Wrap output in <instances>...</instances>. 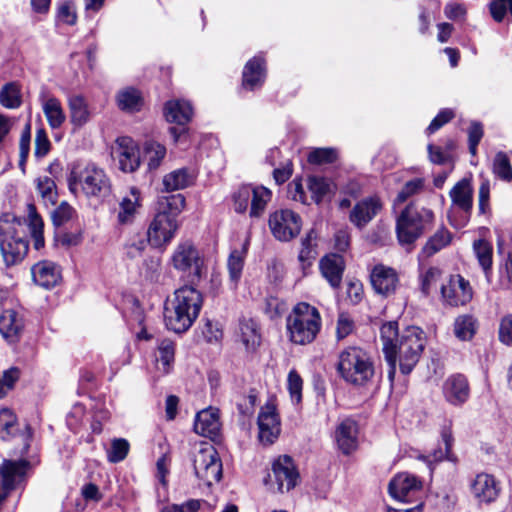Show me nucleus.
<instances>
[{"instance_id":"f257e3e1","label":"nucleus","mask_w":512,"mask_h":512,"mask_svg":"<svg viewBox=\"0 0 512 512\" xmlns=\"http://www.w3.org/2000/svg\"><path fill=\"white\" fill-rule=\"evenodd\" d=\"M383 353L388 364V379L393 383L397 362L402 374L408 375L419 362L425 349L426 336L424 331L415 326L398 331V322L389 321L380 328Z\"/></svg>"},{"instance_id":"f03ea898","label":"nucleus","mask_w":512,"mask_h":512,"mask_svg":"<svg viewBox=\"0 0 512 512\" xmlns=\"http://www.w3.org/2000/svg\"><path fill=\"white\" fill-rule=\"evenodd\" d=\"M202 305L203 296L196 287L184 285L177 289L164 309L167 329L177 334L186 332L198 318Z\"/></svg>"},{"instance_id":"7ed1b4c3","label":"nucleus","mask_w":512,"mask_h":512,"mask_svg":"<svg viewBox=\"0 0 512 512\" xmlns=\"http://www.w3.org/2000/svg\"><path fill=\"white\" fill-rule=\"evenodd\" d=\"M29 249L27 220L11 213L0 216V250L7 266L16 265Z\"/></svg>"},{"instance_id":"20e7f679","label":"nucleus","mask_w":512,"mask_h":512,"mask_svg":"<svg viewBox=\"0 0 512 512\" xmlns=\"http://www.w3.org/2000/svg\"><path fill=\"white\" fill-rule=\"evenodd\" d=\"M68 188L77 195L82 192L87 198L104 200L112 192V184L104 169L94 163H76L72 166Z\"/></svg>"},{"instance_id":"39448f33","label":"nucleus","mask_w":512,"mask_h":512,"mask_svg":"<svg viewBox=\"0 0 512 512\" xmlns=\"http://www.w3.org/2000/svg\"><path fill=\"white\" fill-rule=\"evenodd\" d=\"M434 221L432 210L409 204L396 221V234L400 245L412 250L415 241L429 230Z\"/></svg>"},{"instance_id":"423d86ee","label":"nucleus","mask_w":512,"mask_h":512,"mask_svg":"<svg viewBox=\"0 0 512 512\" xmlns=\"http://www.w3.org/2000/svg\"><path fill=\"white\" fill-rule=\"evenodd\" d=\"M337 371L341 378L354 386L367 385L375 374L369 354L362 348L354 346L340 353Z\"/></svg>"},{"instance_id":"0eeeda50","label":"nucleus","mask_w":512,"mask_h":512,"mask_svg":"<svg viewBox=\"0 0 512 512\" xmlns=\"http://www.w3.org/2000/svg\"><path fill=\"white\" fill-rule=\"evenodd\" d=\"M320 328V313L308 303H298L287 317L289 337L295 344L306 345L313 342Z\"/></svg>"},{"instance_id":"6e6552de","label":"nucleus","mask_w":512,"mask_h":512,"mask_svg":"<svg viewBox=\"0 0 512 512\" xmlns=\"http://www.w3.org/2000/svg\"><path fill=\"white\" fill-rule=\"evenodd\" d=\"M171 262L176 270L188 272V285L194 287L207 273L204 258L190 241H184L177 245L172 255Z\"/></svg>"},{"instance_id":"1a4fd4ad","label":"nucleus","mask_w":512,"mask_h":512,"mask_svg":"<svg viewBox=\"0 0 512 512\" xmlns=\"http://www.w3.org/2000/svg\"><path fill=\"white\" fill-rule=\"evenodd\" d=\"M36 188L39 192L45 206L51 207L50 217L53 225L57 229L54 237L55 245L64 246V232L62 226L64 225V201L60 202L58 206V191L55 181L48 177H39L36 180Z\"/></svg>"},{"instance_id":"9d476101","label":"nucleus","mask_w":512,"mask_h":512,"mask_svg":"<svg viewBox=\"0 0 512 512\" xmlns=\"http://www.w3.org/2000/svg\"><path fill=\"white\" fill-rule=\"evenodd\" d=\"M193 467L196 477L208 486L222 478V463L212 446L201 448L193 455Z\"/></svg>"},{"instance_id":"9b49d317","label":"nucleus","mask_w":512,"mask_h":512,"mask_svg":"<svg viewBox=\"0 0 512 512\" xmlns=\"http://www.w3.org/2000/svg\"><path fill=\"white\" fill-rule=\"evenodd\" d=\"M268 225L275 239L289 242L299 235L302 219L299 214L290 209H280L269 215Z\"/></svg>"},{"instance_id":"f8f14e48","label":"nucleus","mask_w":512,"mask_h":512,"mask_svg":"<svg viewBox=\"0 0 512 512\" xmlns=\"http://www.w3.org/2000/svg\"><path fill=\"white\" fill-rule=\"evenodd\" d=\"M193 115V108L190 102L185 100H169L164 106V116L167 122L175 123L177 126L169 128L173 140L178 142L188 132L186 125L190 122Z\"/></svg>"},{"instance_id":"ddd939ff","label":"nucleus","mask_w":512,"mask_h":512,"mask_svg":"<svg viewBox=\"0 0 512 512\" xmlns=\"http://www.w3.org/2000/svg\"><path fill=\"white\" fill-rule=\"evenodd\" d=\"M268 477L270 479L273 477L278 491L283 493L292 490L297 485L299 473L292 457L282 455L273 462L272 475L269 474Z\"/></svg>"},{"instance_id":"4468645a","label":"nucleus","mask_w":512,"mask_h":512,"mask_svg":"<svg viewBox=\"0 0 512 512\" xmlns=\"http://www.w3.org/2000/svg\"><path fill=\"white\" fill-rule=\"evenodd\" d=\"M178 226V220L167 216L164 212L157 213L147 231L148 242L154 247L169 243Z\"/></svg>"},{"instance_id":"2eb2a0df","label":"nucleus","mask_w":512,"mask_h":512,"mask_svg":"<svg viewBox=\"0 0 512 512\" xmlns=\"http://www.w3.org/2000/svg\"><path fill=\"white\" fill-rule=\"evenodd\" d=\"M443 299L451 306L465 305L473 296L472 287L461 275H451L447 284L441 286Z\"/></svg>"},{"instance_id":"dca6fc26","label":"nucleus","mask_w":512,"mask_h":512,"mask_svg":"<svg viewBox=\"0 0 512 512\" xmlns=\"http://www.w3.org/2000/svg\"><path fill=\"white\" fill-rule=\"evenodd\" d=\"M112 155L118 158L119 168L123 172H134L141 162L139 149L129 137H120L116 140Z\"/></svg>"},{"instance_id":"f3484780","label":"nucleus","mask_w":512,"mask_h":512,"mask_svg":"<svg viewBox=\"0 0 512 512\" xmlns=\"http://www.w3.org/2000/svg\"><path fill=\"white\" fill-rule=\"evenodd\" d=\"M471 493L479 502L491 503L498 498L500 485L493 475L480 473L471 484Z\"/></svg>"},{"instance_id":"a211bd4d","label":"nucleus","mask_w":512,"mask_h":512,"mask_svg":"<svg viewBox=\"0 0 512 512\" xmlns=\"http://www.w3.org/2000/svg\"><path fill=\"white\" fill-rule=\"evenodd\" d=\"M382 203L377 197H368L359 201L350 211L349 220L357 228H364L381 210Z\"/></svg>"},{"instance_id":"6ab92c4d","label":"nucleus","mask_w":512,"mask_h":512,"mask_svg":"<svg viewBox=\"0 0 512 512\" xmlns=\"http://www.w3.org/2000/svg\"><path fill=\"white\" fill-rule=\"evenodd\" d=\"M358 424L352 418L342 420L335 430V441L339 450L349 455L357 448Z\"/></svg>"},{"instance_id":"aec40b11","label":"nucleus","mask_w":512,"mask_h":512,"mask_svg":"<svg viewBox=\"0 0 512 512\" xmlns=\"http://www.w3.org/2000/svg\"><path fill=\"white\" fill-rule=\"evenodd\" d=\"M259 439L262 443L272 444L280 433V422L275 408L266 406L258 415Z\"/></svg>"},{"instance_id":"412c9836","label":"nucleus","mask_w":512,"mask_h":512,"mask_svg":"<svg viewBox=\"0 0 512 512\" xmlns=\"http://www.w3.org/2000/svg\"><path fill=\"white\" fill-rule=\"evenodd\" d=\"M34 282L45 288H53L62 279V268L52 261L38 262L31 268Z\"/></svg>"},{"instance_id":"4be33fe9","label":"nucleus","mask_w":512,"mask_h":512,"mask_svg":"<svg viewBox=\"0 0 512 512\" xmlns=\"http://www.w3.org/2000/svg\"><path fill=\"white\" fill-rule=\"evenodd\" d=\"M266 79L265 60L261 56H255L244 66L242 72V87L253 91L263 86Z\"/></svg>"},{"instance_id":"5701e85b","label":"nucleus","mask_w":512,"mask_h":512,"mask_svg":"<svg viewBox=\"0 0 512 512\" xmlns=\"http://www.w3.org/2000/svg\"><path fill=\"white\" fill-rule=\"evenodd\" d=\"M469 395L470 387L464 375H452L445 381L444 396L452 405H462L468 400Z\"/></svg>"},{"instance_id":"b1692460","label":"nucleus","mask_w":512,"mask_h":512,"mask_svg":"<svg viewBox=\"0 0 512 512\" xmlns=\"http://www.w3.org/2000/svg\"><path fill=\"white\" fill-rule=\"evenodd\" d=\"M320 270L331 287L339 288L345 270V260L336 253L326 255L320 260Z\"/></svg>"},{"instance_id":"393cba45","label":"nucleus","mask_w":512,"mask_h":512,"mask_svg":"<svg viewBox=\"0 0 512 512\" xmlns=\"http://www.w3.org/2000/svg\"><path fill=\"white\" fill-rule=\"evenodd\" d=\"M370 280L376 293L388 296L395 291L398 278L392 268L376 265L371 272Z\"/></svg>"},{"instance_id":"a878e982","label":"nucleus","mask_w":512,"mask_h":512,"mask_svg":"<svg viewBox=\"0 0 512 512\" xmlns=\"http://www.w3.org/2000/svg\"><path fill=\"white\" fill-rule=\"evenodd\" d=\"M219 411L208 408L196 414L194 421V431L204 437H215L220 431Z\"/></svg>"},{"instance_id":"bb28decb","label":"nucleus","mask_w":512,"mask_h":512,"mask_svg":"<svg viewBox=\"0 0 512 512\" xmlns=\"http://www.w3.org/2000/svg\"><path fill=\"white\" fill-rule=\"evenodd\" d=\"M23 328V319L15 310L6 309L0 315V333L9 343L19 341Z\"/></svg>"},{"instance_id":"cd10ccee","label":"nucleus","mask_w":512,"mask_h":512,"mask_svg":"<svg viewBox=\"0 0 512 512\" xmlns=\"http://www.w3.org/2000/svg\"><path fill=\"white\" fill-rule=\"evenodd\" d=\"M421 488V482L413 475L400 473L389 483V494L397 500L405 501L411 492Z\"/></svg>"},{"instance_id":"c85d7f7f","label":"nucleus","mask_w":512,"mask_h":512,"mask_svg":"<svg viewBox=\"0 0 512 512\" xmlns=\"http://www.w3.org/2000/svg\"><path fill=\"white\" fill-rule=\"evenodd\" d=\"M473 187L471 180L463 178L450 190L449 195L453 205L466 214H470L473 207Z\"/></svg>"},{"instance_id":"c756f323","label":"nucleus","mask_w":512,"mask_h":512,"mask_svg":"<svg viewBox=\"0 0 512 512\" xmlns=\"http://www.w3.org/2000/svg\"><path fill=\"white\" fill-rule=\"evenodd\" d=\"M452 233L444 226L439 227L422 247L419 257L429 258L447 247L452 241Z\"/></svg>"},{"instance_id":"7c9ffc66","label":"nucleus","mask_w":512,"mask_h":512,"mask_svg":"<svg viewBox=\"0 0 512 512\" xmlns=\"http://www.w3.org/2000/svg\"><path fill=\"white\" fill-rule=\"evenodd\" d=\"M308 189L311 197L316 204H320L326 200H330L334 193V184L325 177L309 176L307 179Z\"/></svg>"},{"instance_id":"2f4dec72","label":"nucleus","mask_w":512,"mask_h":512,"mask_svg":"<svg viewBox=\"0 0 512 512\" xmlns=\"http://www.w3.org/2000/svg\"><path fill=\"white\" fill-rule=\"evenodd\" d=\"M70 123L73 131L85 125L90 119V109L83 96L76 95L69 99Z\"/></svg>"},{"instance_id":"473e14b6","label":"nucleus","mask_w":512,"mask_h":512,"mask_svg":"<svg viewBox=\"0 0 512 512\" xmlns=\"http://www.w3.org/2000/svg\"><path fill=\"white\" fill-rule=\"evenodd\" d=\"M195 180L194 173L188 168H180L170 172L163 178L164 190L172 192L175 190L185 189L193 184Z\"/></svg>"},{"instance_id":"72a5a7b5","label":"nucleus","mask_w":512,"mask_h":512,"mask_svg":"<svg viewBox=\"0 0 512 512\" xmlns=\"http://www.w3.org/2000/svg\"><path fill=\"white\" fill-rule=\"evenodd\" d=\"M117 106L125 112H138L143 105V97L139 90L126 87L116 94Z\"/></svg>"},{"instance_id":"f704fd0d","label":"nucleus","mask_w":512,"mask_h":512,"mask_svg":"<svg viewBox=\"0 0 512 512\" xmlns=\"http://www.w3.org/2000/svg\"><path fill=\"white\" fill-rule=\"evenodd\" d=\"M28 221H27V232L29 231L33 239V245L36 250H40L44 247V235L43 228L44 223L41 216L37 213L34 204L29 203L27 205Z\"/></svg>"},{"instance_id":"c9c22d12","label":"nucleus","mask_w":512,"mask_h":512,"mask_svg":"<svg viewBox=\"0 0 512 512\" xmlns=\"http://www.w3.org/2000/svg\"><path fill=\"white\" fill-rule=\"evenodd\" d=\"M175 359V344L170 339H162L156 353L157 369L163 374L169 373Z\"/></svg>"},{"instance_id":"e433bc0d","label":"nucleus","mask_w":512,"mask_h":512,"mask_svg":"<svg viewBox=\"0 0 512 512\" xmlns=\"http://www.w3.org/2000/svg\"><path fill=\"white\" fill-rule=\"evenodd\" d=\"M139 191L132 187L130 196L124 197L119 204L118 221L121 224H129L133 221L136 209L139 206Z\"/></svg>"},{"instance_id":"4c0bfd02","label":"nucleus","mask_w":512,"mask_h":512,"mask_svg":"<svg viewBox=\"0 0 512 512\" xmlns=\"http://www.w3.org/2000/svg\"><path fill=\"white\" fill-rule=\"evenodd\" d=\"M239 325L242 343L248 351H255L261 342L256 322L252 319H243Z\"/></svg>"},{"instance_id":"58836bf2","label":"nucleus","mask_w":512,"mask_h":512,"mask_svg":"<svg viewBox=\"0 0 512 512\" xmlns=\"http://www.w3.org/2000/svg\"><path fill=\"white\" fill-rule=\"evenodd\" d=\"M185 206V197L178 193L169 196H162L158 200L157 213L164 212L167 216H171L177 220Z\"/></svg>"},{"instance_id":"ea45409f","label":"nucleus","mask_w":512,"mask_h":512,"mask_svg":"<svg viewBox=\"0 0 512 512\" xmlns=\"http://www.w3.org/2000/svg\"><path fill=\"white\" fill-rule=\"evenodd\" d=\"M43 112L51 128H59L64 122V113L59 99L48 97L42 102Z\"/></svg>"},{"instance_id":"a19ab883","label":"nucleus","mask_w":512,"mask_h":512,"mask_svg":"<svg viewBox=\"0 0 512 512\" xmlns=\"http://www.w3.org/2000/svg\"><path fill=\"white\" fill-rule=\"evenodd\" d=\"M271 191L264 186L252 187L250 217H260L271 200Z\"/></svg>"},{"instance_id":"79ce46f5","label":"nucleus","mask_w":512,"mask_h":512,"mask_svg":"<svg viewBox=\"0 0 512 512\" xmlns=\"http://www.w3.org/2000/svg\"><path fill=\"white\" fill-rule=\"evenodd\" d=\"M476 333V319L472 315H460L454 322V334L460 340L472 339Z\"/></svg>"},{"instance_id":"37998d69","label":"nucleus","mask_w":512,"mask_h":512,"mask_svg":"<svg viewBox=\"0 0 512 512\" xmlns=\"http://www.w3.org/2000/svg\"><path fill=\"white\" fill-rule=\"evenodd\" d=\"M165 155L166 148L164 145L155 141H147L145 143L144 157L148 162L150 170L158 168Z\"/></svg>"},{"instance_id":"c03bdc74","label":"nucleus","mask_w":512,"mask_h":512,"mask_svg":"<svg viewBox=\"0 0 512 512\" xmlns=\"http://www.w3.org/2000/svg\"><path fill=\"white\" fill-rule=\"evenodd\" d=\"M0 103L9 109L18 108L21 105V95L17 84L11 82L5 84L0 90Z\"/></svg>"},{"instance_id":"a18cd8bd","label":"nucleus","mask_w":512,"mask_h":512,"mask_svg":"<svg viewBox=\"0 0 512 512\" xmlns=\"http://www.w3.org/2000/svg\"><path fill=\"white\" fill-rule=\"evenodd\" d=\"M245 250H233L228 258L227 268L230 280L237 285L242 276Z\"/></svg>"},{"instance_id":"49530a36","label":"nucleus","mask_w":512,"mask_h":512,"mask_svg":"<svg viewBox=\"0 0 512 512\" xmlns=\"http://www.w3.org/2000/svg\"><path fill=\"white\" fill-rule=\"evenodd\" d=\"M18 430L16 417L10 409L0 410V438L6 440Z\"/></svg>"},{"instance_id":"de8ad7c7","label":"nucleus","mask_w":512,"mask_h":512,"mask_svg":"<svg viewBox=\"0 0 512 512\" xmlns=\"http://www.w3.org/2000/svg\"><path fill=\"white\" fill-rule=\"evenodd\" d=\"M473 249L483 270L485 272L490 270L492 266V246L487 241L479 239L474 242Z\"/></svg>"},{"instance_id":"09e8293b","label":"nucleus","mask_w":512,"mask_h":512,"mask_svg":"<svg viewBox=\"0 0 512 512\" xmlns=\"http://www.w3.org/2000/svg\"><path fill=\"white\" fill-rule=\"evenodd\" d=\"M493 172L503 181L510 182L512 180V167L509 158L502 151L495 155Z\"/></svg>"},{"instance_id":"8fccbe9b","label":"nucleus","mask_w":512,"mask_h":512,"mask_svg":"<svg viewBox=\"0 0 512 512\" xmlns=\"http://www.w3.org/2000/svg\"><path fill=\"white\" fill-rule=\"evenodd\" d=\"M129 442L124 438H115L111 442V448L107 452V458L110 463H119L123 461L129 453Z\"/></svg>"},{"instance_id":"3c124183","label":"nucleus","mask_w":512,"mask_h":512,"mask_svg":"<svg viewBox=\"0 0 512 512\" xmlns=\"http://www.w3.org/2000/svg\"><path fill=\"white\" fill-rule=\"evenodd\" d=\"M337 159V151L333 148H316L308 155L311 164H329Z\"/></svg>"},{"instance_id":"603ef678","label":"nucleus","mask_w":512,"mask_h":512,"mask_svg":"<svg viewBox=\"0 0 512 512\" xmlns=\"http://www.w3.org/2000/svg\"><path fill=\"white\" fill-rule=\"evenodd\" d=\"M252 186L244 185L240 187L234 194V210L237 213H244L249 203L251 204Z\"/></svg>"},{"instance_id":"864d4df0","label":"nucleus","mask_w":512,"mask_h":512,"mask_svg":"<svg viewBox=\"0 0 512 512\" xmlns=\"http://www.w3.org/2000/svg\"><path fill=\"white\" fill-rule=\"evenodd\" d=\"M19 378L20 370L17 367H11L3 372L2 377H0V398L5 397L8 391L14 388Z\"/></svg>"},{"instance_id":"5fc2aeb1","label":"nucleus","mask_w":512,"mask_h":512,"mask_svg":"<svg viewBox=\"0 0 512 512\" xmlns=\"http://www.w3.org/2000/svg\"><path fill=\"white\" fill-rule=\"evenodd\" d=\"M424 187V179L415 178L405 183L396 196L397 203L405 202L409 197L419 193Z\"/></svg>"},{"instance_id":"6e6d98bb","label":"nucleus","mask_w":512,"mask_h":512,"mask_svg":"<svg viewBox=\"0 0 512 512\" xmlns=\"http://www.w3.org/2000/svg\"><path fill=\"white\" fill-rule=\"evenodd\" d=\"M302 387V378L295 370H291L288 374V390L292 401L296 404L302 401Z\"/></svg>"},{"instance_id":"4d7b16f0","label":"nucleus","mask_w":512,"mask_h":512,"mask_svg":"<svg viewBox=\"0 0 512 512\" xmlns=\"http://www.w3.org/2000/svg\"><path fill=\"white\" fill-rule=\"evenodd\" d=\"M441 276V270L437 267H430L421 276V291L424 295H429L431 289L437 284Z\"/></svg>"},{"instance_id":"13d9d810","label":"nucleus","mask_w":512,"mask_h":512,"mask_svg":"<svg viewBox=\"0 0 512 512\" xmlns=\"http://www.w3.org/2000/svg\"><path fill=\"white\" fill-rule=\"evenodd\" d=\"M354 321L347 313H340L337 320L336 337L342 340L354 330Z\"/></svg>"},{"instance_id":"bf43d9fd","label":"nucleus","mask_w":512,"mask_h":512,"mask_svg":"<svg viewBox=\"0 0 512 512\" xmlns=\"http://www.w3.org/2000/svg\"><path fill=\"white\" fill-rule=\"evenodd\" d=\"M317 235L314 229H311L305 237L301 240V250L299 252L298 259L300 262L304 263L310 260L312 256V241L316 239Z\"/></svg>"},{"instance_id":"052dcab7","label":"nucleus","mask_w":512,"mask_h":512,"mask_svg":"<svg viewBox=\"0 0 512 512\" xmlns=\"http://www.w3.org/2000/svg\"><path fill=\"white\" fill-rule=\"evenodd\" d=\"M454 118V113L450 109L441 110L437 116L431 121L427 128L428 134H433L437 130H439L446 123L451 121Z\"/></svg>"},{"instance_id":"680f3d73","label":"nucleus","mask_w":512,"mask_h":512,"mask_svg":"<svg viewBox=\"0 0 512 512\" xmlns=\"http://www.w3.org/2000/svg\"><path fill=\"white\" fill-rule=\"evenodd\" d=\"M499 340L505 345L512 346V314L501 319Z\"/></svg>"},{"instance_id":"e2e57ef3","label":"nucleus","mask_w":512,"mask_h":512,"mask_svg":"<svg viewBox=\"0 0 512 512\" xmlns=\"http://www.w3.org/2000/svg\"><path fill=\"white\" fill-rule=\"evenodd\" d=\"M442 440L445 445V452L443 453L441 450L439 451V455L435 453L434 457L436 460H442L444 458L448 460H452L451 449L453 446L454 438L452 435V431L450 427H444L441 433Z\"/></svg>"},{"instance_id":"0e129e2a","label":"nucleus","mask_w":512,"mask_h":512,"mask_svg":"<svg viewBox=\"0 0 512 512\" xmlns=\"http://www.w3.org/2000/svg\"><path fill=\"white\" fill-rule=\"evenodd\" d=\"M490 183L487 179L483 180L479 187V212L485 214L489 211Z\"/></svg>"},{"instance_id":"69168bd1","label":"nucleus","mask_w":512,"mask_h":512,"mask_svg":"<svg viewBox=\"0 0 512 512\" xmlns=\"http://www.w3.org/2000/svg\"><path fill=\"white\" fill-rule=\"evenodd\" d=\"M50 148V142L47 138V135L43 129H39L36 133L35 138V156L43 157L45 156Z\"/></svg>"},{"instance_id":"338daca9","label":"nucleus","mask_w":512,"mask_h":512,"mask_svg":"<svg viewBox=\"0 0 512 512\" xmlns=\"http://www.w3.org/2000/svg\"><path fill=\"white\" fill-rule=\"evenodd\" d=\"M169 512H197L200 509V501L191 499L182 504H172L164 507Z\"/></svg>"},{"instance_id":"774afa93","label":"nucleus","mask_w":512,"mask_h":512,"mask_svg":"<svg viewBox=\"0 0 512 512\" xmlns=\"http://www.w3.org/2000/svg\"><path fill=\"white\" fill-rule=\"evenodd\" d=\"M507 0H492L489 4L491 16L496 22H501L507 12Z\"/></svg>"}]
</instances>
